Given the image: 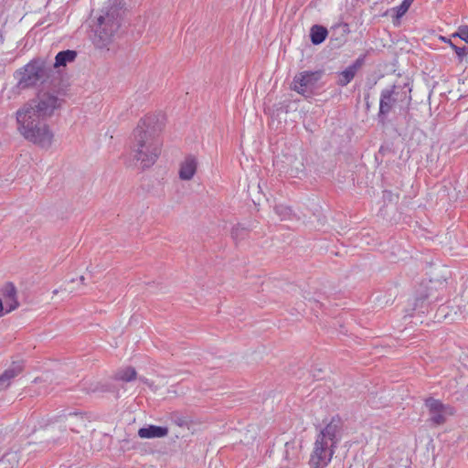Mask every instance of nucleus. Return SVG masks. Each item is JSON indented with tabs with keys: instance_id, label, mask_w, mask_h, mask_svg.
I'll return each mask as SVG.
<instances>
[{
	"instance_id": "obj_11",
	"label": "nucleus",
	"mask_w": 468,
	"mask_h": 468,
	"mask_svg": "<svg viewBox=\"0 0 468 468\" xmlns=\"http://www.w3.org/2000/svg\"><path fill=\"white\" fill-rule=\"evenodd\" d=\"M366 55L359 56L351 65H349L345 70L337 73L336 84L340 87H346L348 85L355 76L356 75L359 69L365 63Z\"/></svg>"
},
{
	"instance_id": "obj_28",
	"label": "nucleus",
	"mask_w": 468,
	"mask_h": 468,
	"mask_svg": "<svg viewBox=\"0 0 468 468\" xmlns=\"http://www.w3.org/2000/svg\"><path fill=\"white\" fill-rule=\"evenodd\" d=\"M10 312H7V307L5 305L4 301L0 297V317L4 316L6 314H9Z\"/></svg>"
},
{
	"instance_id": "obj_30",
	"label": "nucleus",
	"mask_w": 468,
	"mask_h": 468,
	"mask_svg": "<svg viewBox=\"0 0 468 468\" xmlns=\"http://www.w3.org/2000/svg\"><path fill=\"white\" fill-rule=\"evenodd\" d=\"M369 97H370L369 92L366 93L365 97H364L367 110H368L370 108Z\"/></svg>"
},
{
	"instance_id": "obj_15",
	"label": "nucleus",
	"mask_w": 468,
	"mask_h": 468,
	"mask_svg": "<svg viewBox=\"0 0 468 468\" xmlns=\"http://www.w3.org/2000/svg\"><path fill=\"white\" fill-rule=\"evenodd\" d=\"M197 162L194 155H187L182 162L179 169V177L182 180H190L197 171Z\"/></svg>"
},
{
	"instance_id": "obj_32",
	"label": "nucleus",
	"mask_w": 468,
	"mask_h": 468,
	"mask_svg": "<svg viewBox=\"0 0 468 468\" xmlns=\"http://www.w3.org/2000/svg\"><path fill=\"white\" fill-rule=\"evenodd\" d=\"M387 149L384 146H381L379 149V154H384Z\"/></svg>"
},
{
	"instance_id": "obj_31",
	"label": "nucleus",
	"mask_w": 468,
	"mask_h": 468,
	"mask_svg": "<svg viewBox=\"0 0 468 468\" xmlns=\"http://www.w3.org/2000/svg\"><path fill=\"white\" fill-rule=\"evenodd\" d=\"M299 172H303V169L299 170L298 168H296V171L294 172L292 169L291 170V175L292 176H297Z\"/></svg>"
},
{
	"instance_id": "obj_8",
	"label": "nucleus",
	"mask_w": 468,
	"mask_h": 468,
	"mask_svg": "<svg viewBox=\"0 0 468 468\" xmlns=\"http://www.w3.org/2000/svg\"><path fill=\"white\" fill-rule=\"evenodd\" d=\"M336 446L316 435L309 458V468H325L332 461Z\"/></svg>"
},
{
	"instance_id": "obj_16",
	"label": "nucleus",
	"mask_w": 468,
	"mask_h": 468,
	"mask_svg": "<svg viewBox=\"0 0 468 468\" xmlns=\"http://www.w3.org/2000/svg\"><path fill=\"white\" fill-rule=\"evenodd\" d=\"M328 35L326 27L320 25H314L310 29V38L314 45L322 44Z\"/></svg>"
},
{
	"instance_id": "obj_29",
	"label": "nucleus",
	"mask_w": 468,
	"mask_h": 468,
	"mask_svg": "<svg viewBox=\"0 0 468 468\" xmlns=\"http://www.w3.org/2000/svg\"><path fill=\"white\" fill-rule=\"evenodd\" d=\"M80 414L81 413H79V412H76V411H69L68 414H63V415H59V416L55 417L53 421H58V419H60L61 417L78 416V415H80Z\"/></svg>"
},
{
	"instance_id": "obj_21",
	"label": "nucleus",
	"mask_w": 468,
	"mask_h": 468,
	"mask_svg": "<svg viewBox=\"0 0 468 468\" xmlns=\"http://www.w3.org/2000/svg\"><path fill=\"white\" fill-rule=\"evenodd\" d=\"M274 211L282 220L289 219L292 215V208L284 205H276L274 207Z\"/></svg>"
},
{
	"instance_id": "obj_19",
	"label": "nucleus",
	"mask_w": 468,
	"mask_h": 468,
	"mask_svg": "<svg viewBox=\"0 0 468 468\" xmlns=\"http://www.w3.org/2000/svg\"><path fill=\"white\" fill-rule=\"evenodd\" d=\"M137 377V372L133 367H126L123 368H120L114 376L116 380L123 381V382H131L134 380Z\"/></svg>"
},
{
	"instance_id": "obj_26",
	"label": "nucleus",
	"mask_w": 468,
	"mask_h": 468,
	"mask_svg": "<svg viewBox=\"0 0 468 468\" xmlns=\"http://www.w3.org/2000/svg\"><path fill=\"white\" fill-rule=\"evenodd\" d=\"M452 37H459L461 39L468 43V27H461L459 32L453 34Z\"/></svg>"
},
{
	"instance_id": "obj_4",
	"label": "nucleus",
	"mask_w": 468,
	"mask_h": 468,
	"mask_svg": "<svg viewBox=\"0 0 468 468\" xmlns=\"http://www.w3.org/2000/svg\"><path fill=\"white\" fill-rule=\"evenodd\" d=\"M46 61L40 58L31 59L25 66L14 72L16 84L13 88L16 94L21 91L35 88L38 82H43L47 77Z\"/></svg>"
},
{
	"instance_id": "obj_33",
	"label": "nucleus",
	"mask_w": 468,
	"mask_h": 468,
	"mask_svg": "<svg viewBox=\"0 0 468 468\" xmlns=\"http://www.w3.org/2000/svg\"><path fill=\"white\" fill-rule=\"evenodd\" d=\"M80 281L83 283V282H84V281H85L84 276H80Z\"/></svg>"
},
{
	"instance_id": "obj_17",
	"label": "nucleus",
	"mask_w": 468,
	"mask_h": 468,
	"mask_svg": "<svg viewBox=\"0 0 468 468\" xmlns=\"http://www.w3.org/2000/svg\"><path fill=\"white\" fill-rule=\"evenodd\" d=\"M76 57H77V52L75 50H70V49L62 50L56 55L54 67L55 68L64 67L68 63L74 61Z\"/></svg>"
},
{
	"instance_id": "obj_27",
	"label": "nucleus",
	"mask_w": 468,
	"mask_h": 468,
	"mask_svg": "<svg viewBox=\"0 0 468 468\" xmlns=\"http://www.w3.org/2000/svg\"><path fill=\"white\" fill-rule=\"evenodd\" d=\"M425 301H429V302H430V295H429L428 293H426V294H420V295L417 296V297H416L415 306H416V307H418V306L422 307V303H423Z\"/></svg>"
},
{
	"instance_id": "obj_20",
	"label": "nucleus",
	"mask_w": 468,
	"mask_h": 468,
	"mask_svg": "<svg viewBox=\"0 0 468 468\" xmlns=\"http://www.w3.org/2000/svg\"><path fill=\"white\" fill-rule=\"evenodd\" d=\"M441 39L442 41L448 43L452 47V48L455 51L460 61H462L463 59V58L467 55V53H468L467 47H465V46L464 47H457L451 41V39H448L445 37H441Z\"/></svg>"
},
{
	"instance_id": "obj_23",
	"label": "nucleus",
	"mask_w": 468,
	"mask_h": 468,
	"mask_svg": "<svg viewBox=\"0 0 468 468\" xmlns=\"http://www.w3.org/2000/svg\"><path fill=\"white\" fill-rule=\"evenodd\" d=\"M413 1L414 0H403L399 6L395 7L393 9L395 12V17L397 19L402 17L407 13Z\"/></svg>"
},
{
	"instance_id": "obj_9",
	"label": "nucleus",
	"mask_w": 468,
	"mask_h": 468,
	"mask_svg": "<svg viewBox=\"0 0 468 468\" xmlns=\"http://www.w3.org/2000/svg\"><path fill=\"white\" fill-rule=\"evenodd\" d=\"M323 74L322 70L302 71L294 76L292 89L299 94L309 97L318 88V82Z\"/></svg>"
},
{
	"instance_id": "obj_5",
	"label": "nucleus",
	"mask_w": 468,
	"mask_h": 468,
	"mask_svg": "<svg viewBox=\"0 0 468 468\" xmlns=\"http://www.w3.org/2000/svg\"><path fill=\"white\" fill-rule=\"evenodd\" d=\"M406 86L399 88L396 85H393L391 88L384 89L381 90L379 98V110L378 112V122L379 124L383 126L386 125L388 117L397 103H405L407 108H409V105L411 101V89L409 88L406 90H404Z\"/></svg>"
},
{
	"instance_id": "obj_12",
	"label": "nucleus",
	"mask_w": 468,
	"mask_h": 468,
	"mask_svg": "<svg viewBox=\"0 0 468 468\" xmlns=\"http://www.w3.org/2000/svg\"><path fill=\"white\" fill-rule=\"evenodd\" d=\"M1 294L5 305L7 307V312H12L18 308L17 291L13 282H8L5 283L1 288Z\"/></svg>"
},
{
	"instance_id": "obj_7",
	"label": "nucleus",
	"mask_w": 468,
	"mask_h": 468,
	"mask_svg": "<svg viewBox=\"0 0 468 468\" xmlns=\"http://www.w3.org/2000/svg\"><path fill=\"white\" fill-rule=\"evenodd\" d=\"M424 406L428 410L429 418L427 422L431 427H438L445 424L448 419L456 412L450 404H444L440 399L429 397L424 399Z\"/></svg>"
},
{
	"instance_id": "obj_14",
	"label": "nucleus",
	"mask_w": 468,
	"mask_h": 468,
	"mask_svg": "<svg viewBox=\"0 0 468 468\" xmlns=\"http://www.w3.org/2000/svg\"><path fill=\"white\" fill-rule=\"evenodd\" d=\"M167 434L168 428L156 425H148L138 431V436L142 439L164 438Z\"/></svg>"
},
{
	"instance_id": "obj_24",
	"label": "nucleus",
	"mask_w": 468,
	"mask_h": 468,
	"mask_svg": "<svg viewBox=\"0 0 468 468\" xmlns=\"http://www.w3.org/2000/svg\"><path fill=\"white\" fill-rule=\"evenodd\" d=\"M171 420L173 423L179 427H185L188 425V420L186 417L179 414V413H173L171 416Z\"/></svg>"
},
{
	"instance_id": "obj_13",
	"label": "nucleus",
	"mask_w": 468,
	"mask_h": 468,
	"mask_svg": "<svg viewBox=\"0 0 468 468\" xmlns=\"http://www.w3.org/2000/svg\"><path fill=\"white\" fill-rule=\"evenodd\" d=\"M22 371V363L18 361L13 362L12 365L0 375V391L6 389Z\"/></svg>"
},
{
	"instance_id": "obj_2",
	"label": "nucleus",
	"mask_w": 468,
	"mask_h": 468,
	"mask_svg": "<svg viewBox=\"0 0 468 468\" xmlns=\"http://www.w3.org/2000/svg\"><path fill=\"white\" fill-rule=\"evenodd\" d=\"M46 120L35 115L27 107H20L16 112L18 133L25 140L42 148L50 147L54 137Z\"/></svg>"
},
{
	"instance_id": "obj_22",
	"label": "nucleus",
	"mask_w": 468,
	"mask_h": 468,
	"mask_svg": "<svg viewBox=\"0 0 468 468\" xmlns=\"http://www.w3.org/2000/svg\"><path fill=\"white\" fill-rule=\"evenodd\" d=\"M248 235V229L240 224L236 225L231 229V237L238 241L243 239Z\"/></svg>"
},
{
	"instance_id": "obj_25",
	"label": "nucleus",
	"mask_w": 468,
	"mask_h": 468,
	"mask_svg": "<svg viewBox=\"0 0 468 468\" xmlns=\"http://www.w3.org/2000/svg\"><path fill=\"white\" fill-rule=\"evenodd\" d=\"M383 199L388 202H396L399 200V196L394 194L391 190H384Z\"/></svg>"
},
{
	"instance_id": "obj_10",
	"label": "nucleus",
	"mask_w": 468,
	"mask_h": 468,
	"mask_svg": "<svg viewBox=\"0 0 468 468\" xmlns=\"http://www.w3.org/2000/svg\"><path fill=\"white\" fill-rule=\"evenodd\" d=\"M344 431V420L339 415L333 416L329 422L322 428L317 436L327 441L335 446H338Z\"/></svg>"
},
{
	"instance_id": "obj_3",
	"label": "nucleus",
	"mask_w": 468,
	"mask_h": 468,
	"mask_svg": "<svg viewBox=\"0 0 468 468\" xmlns=\"http://www.w3.org/2000/svg\"><path fill=\"white\" fill-rule=\"evenodd\" d=\"M121 26L120 11L110 7L97 18L93 26L92 42L97 48H108Z\"/></svg>"
},
{
	"instance_id": "obj_1",
	"label": "nucleus",
	"mask_w": 468,
	"mask_h": 468,
	"mask_svg": "<svg viewBox=\"0 0 468 468\" xmlns=\"http://www.w3.org/2000/svg\"><path fill=\"white\" fill-rule=\"evenodd\" d=\"M161 129L159 116L146 115L133 130L131 155L142 169L151 167L161 154Z\"/></svg>"
},
{
	"instance_id": "obj_18",
	"label": "nucleus",
	"mask_w": 468,
	"mask_h": 468,
	"mask_svg": "<svg viewBox=\"0 0 468 468\" xmlns=\"http://www.w3.org/2000/svg\"><path fill=\"white\" fill-rule=\"evenodd\" d=\"M19 460L17 452H8L0 459V468H19Z\"/></svg>"
},
{
	"instance_id": "obj_6",
	"label": "nucleus",
	"mask_w": 468,
	"mask_h": 468,
	"mask_svg": "<svg viewBox=\"0 0 468 468\" xmlns=\"http://www.w3.org/2000/svg\"><path fill=\"white\" fill-rule=\"evenodd\" d=\"M61 100L50 92H39L37 98L28 101L22 107H27L35 115L47 119L59 108Z\"/></svg>"
}]
</instances>
